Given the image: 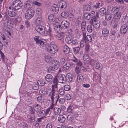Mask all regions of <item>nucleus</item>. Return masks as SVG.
<instances>
[{"mask_svg":"<svg viewBox=\"0 0 128 128\" xmlns=\"http://www.w3.org/2000/svg\"><path fill=\"white\" fill-rule=\"evenodd\" d=\"M71 64L72 65H74V64L72 62L67 63L66 64L62 67V69L64 70H68L71 66Z\"/></svg>","mask_w":128,"mask_h":128,"instance_id":"obj_18","label":"nucleus"},{"mask_svg":"<svg viewBox=\"0 0 128 128\" xmlns=\"http://www.w3.org/2000/svg\"><path fill=\"white\" fill-rule=\"evenodd\" d=\"M74 52L75 54H77L80 50V48L79 47L73 48V49Z\"/></svg>","mask_w":128,"mask_h":128,"instance_id":"obj_51","label":"nucleus"},{"mask_svg":"<svg viewBox=\"0 0 128 128\" xmlns=\"http://www.w3.org/2000/svg\"><path fill=\"white\" fill-rule=\"evenodd\" d=\"M67 118L68 121L71 122L73 121L74 117L72 115L70 114L68 116Z\"/></svg>","mask_w":128,"mask_h":128,"instance_id":"obj_42","label":"nucleus"},{"mask_svg":"<svg viewBox=\"0 0 128 128\" xmlns=\"http://www.w3.org/2000/svg\"><path fill=\"white\" fill-rule=\"evenodd\" d=\"M120 10V8L118 7H114L112 8L111 10V12L112 14L114 13H116L117 12H119Z\"/></svg>","mask_w":128,"mask_h":128,"instance_id":"obj_37","label":"nucleus"},{"mask_svg":"<svg viewBox=\"0 0 128 128\" xmlns=\"http://www.w3.org/2000/svg\"><path fill=\"white\" fill-rule=\"evenodd\" d=\"M70 89V86L68 85H66L64 86V90L66 91H68Z\"/></svg>","mask_w":128,"mask_h":128,"instance_id":"obj_56","label":"nucleus"},{"mask_svg":"<svg viewBox=\"0 0 128 128\" xmlns=\"http://www.w3.org/2000/svg\"><path fill=\"white\" fill-rule=\"evenodd\" d=\"M58 80L56 77L54 79L53 82L54 84V85H52V86H53L54 88H57L58 86Z\"/></svg>","mask_w":128,"mask_h":128,"instance_id":"obj_38","label":"nucleus"},{"mask_svg":"<svg viewBox=\"0 0 128 128\" xmlns=\"http://www.w3.org/2000/svg\"><path fill=\"white\" fill-rule=\"evenodd\" d=\"M39 37L38 36H36L34 38V40L36 42V43L38 44H39L40 43V40L39 39Z\"/></svg>","mask_w":128,"mask_h":128,"instance_id":"obj_48","label":"nucleus"},{"mask_svg":"<svg viewBox=\"0 0 128 128\" xmlns=\"http://www.w3.org/2000/svg\"><path fill=\"white\" fill-rule=\"evenodd\" d=\"M2 30L8 38L11 37L12 34L10 32L11 30L10 28L4 26L2 28Z\"/></svg>","mask_w":128,"mask_h":128,"instance_id":"obj_7","label":"nucleus"},{"mask_svg":"<svg viewBox=\"0 0 128 128\" xmlns=\"http://www.w3.org/2000/svg\"><path fill=\"white\" fill-rule=\"evenodd\" d=\"M60 27H61L60 25H56L54 27V30L56 32H59V31H60L61 29Z\"/></svg>","mask_w":128,"mask_h":128,"instance_id":"obj_34","label":"nucleus"},{"mask_svg":"<svg viewBox=\"0 0 128 128\" xmlns=\"http://www.w3.org/2000/svg\"><path fill=\"white\" fill-rule=\"evenodd\" d=\"M37 100L39 103L42 104L44 101V98L42 96H38L37 98Z\"/></svg>","mask_w":128,"mask_h":128,"instance_id":"obj_35","label":"nucleus"},{"mask_svg":"<svg viewBox=\"0 0 128 128\" xmlns=\"http://www.w3.org/2000/svg\"><path fill=\"white\" fill-rule=\"evenodd\" d=\"M63 50L64 54H66L69 52L70 49L67 46H65L63 47Z\"/></svg>","mask_w":128,"mask_h":128,"instance_id":"obj_32","label":"nucleus"},{"mask_svg":"<svg viewBox=\"0 0 128 128\" xmlns=\"http://www.w3.org/2000/svg\"><path fill=\"white\" fill-rule=\"evenodd\" d=\"M64 90L63 88L60 89L58 90L59 94L61 96H64L65 94Z\"/></svg>","mask_w":128,"mask_h":128,"instance_id":"obj_40","label":"nucleus"},{"mask_svg":"<svg viewBox=\"0 0 128 128\" xmlns=\"http://www.w3.org/2000/svg\"><path fill=\"white\" fill-rule=\"evenodd\" d=\"M84 15V18L87 20H89L90 18H92L91 14L90 13L85 12Z\"/></svg>","mask_w":128,"mask_h":128,"instance_id":"obj_26","label":"nucleus"},{"mask_svg":"<svg viewBox=\"0 0 128 128\" xmlns=\"http://www.w3.org/2000/svg\"><path fill=\"white\" fill-rule=\"evenodd\" d=\"M65 77V76L64 74H60L57 76L56 78L58 82L63 83L65 82L64 79V78Z\"/></svg>","mask_w":128,"mask_h":128,"instance_id":"obj_12","label":"nucleus"},{"mask_svg":"<svg viewBox=\"0 0 128 128\" xmlns=\"http://www.w3.org/2000/svg\"><path fill=\"white\" fill-rule=\"evenodd\" d=\"M33 3L34 4L38 6H41L42 5V4L40 3L35 1H33Z\"/></svg>","mask_w":128,"mask_h":128,"instance_id":"obj_62","label":"nucleus"},{"mask_svg":"<svg viewBox=\"0 0 128 128\" xmlns=\"http://www.w3.org/2000/svg\"><path fill=\"white\" fill-rule=\"evenodd\" d=\"M51 10L53 12L57 14L58 12L59 8L57 5L54 4L51 7Z\"/></svg>","mask_w":128,"mask_h":128,"instance_id":"obj_16","label":"nucleus"},{"mask_svg":"<svg viewBox=\"0 0 128 128\" xmlns=\"http://www.w3.org/2000/svg\"><path fill=\"white\" fill-rule=\"evenodd\" d=\"M46 42V41L44 39L40 40V43H39V44H40V46L42 47H43L44 46V44Z\"/></svg>","mask_w":128,"mask_h":128,"instance_id":"obj_47","label":"nucleus"},{"mask_svg":"<svg viewBox=\"0 0 128 128\" xmlns=\"http://www.w3.org/2000/svg\"><path fill=\"white\" fill-rule=\"evenodd\" d=\"M86 23L85 21H83L82 22L81 24V28L82 31H84L85 29Z\"/></svg>","mask_w":128,"mask_h":128,"instance_id":"obj_39","label":"nucleus"},{"mask_svg":"<svg viewBox=\"0 0 128 128\" xmlns=\"http://www.w3.org/2000/svg\"><path fill=\"white\" fill-rule=\"evenodd\" d=\"M97 19H95L93 20H92V23H90L91 24H93V26L94 28L96 29H98L100 26V22L97 20Z\"/></svg>","mask_w":128,"mask_h":128,"instance_id":"obj_9","label":"nucleus"},{"mask_svg":"<svg viewBox=\"0 0 128 128\" xmlns=\"http://www.w3.org/2000/svg\"><path fill=\"white\" fill-rule=\"evenodd\" d=\"M48 19L51 22H54L55 21L56 19L53 14L50 15L48 16Z\"/></svg>","mask_w":128,"mask_h":128,"instance_id":"obj_29","label":"nucleus"},{"mask_svg":"<svg viewBox=\"0 0 128 128\" xmlns=\"http://www.w3.org/2000/svg\"><path fill=\"white\" fill-rule=\"evenodd\" d=\"M52 110L51 108H48L47 109L44 110V114L45 115L49 116L52 112Z\"/></svg>","mask_w":128,"mask_h":128,"instance_id":"obj_21","label":"nucleus"},{"mask_svg":"<svg viewBox=\"0 0 128 128\" xmlns=\"http://www.w3.org/2000/svg\"><path fill=\"white\" fill-rule=\"evenodd\" d=\"M114 16L113 18L115 20L117 19H120V18L122 14L120 12H117L116 13L114 14Z\"/></svg>","mask_w":128,"mask_h":128,"instance_id":"obj_27","label":"nucleus"},{"mask_svg":"<svg viewBox=\"0 0 128 128\" xmlns=\"http://www.w3.org/2000/svg\"><path fill=\"white\" fill-rule=\"evenodd\" d=\"M89 61V63L92 66H93L96 62V60L92 59H91Z\"/></svg>","mask_w":128,"mask_h":128,"instance_id":"obj_52","label":"nucleus"},{"mask_svg":"<svg viewBox=\"0 0 128 128\" xmlns=\"http://www.w3.org/2000/svg\"><path fill=\"white\" fill-rule=\"evenodd\" d=\"M65 80L66 82H71L72 80V75L70 73L67 74L66 76H65Z\"/></svg>","mask_w":128,"mask_h":128,"instance_id":"obj_20","label":"nucleus"},{"mask_svg":"<svg viewBox=\"0 0 128 128\" xmlns=\"http://www.w3.org/2000/svg\"><path fill=\"white\" fill-rule=\"evenodd\" d=\"M34 11L32 9L28 10L25 14L26 18L27 20L30 19L34 16Z\"/></svg>","mask_w":128,"mask_h":128,"instance_id":"obj_3","label":"nucleus"},{"mask_svg":"<svg viewBox=\"0 0 128 128\" xmlns=\"http://www.w3.org/2000/svg\"><path fill=\"white\" fill-rule=\"evenodd\" d=\"M42 20L41 18H38L36 20V22L38 24H40L42 22Z\"/></svg>","mask_w":128,"mask_h":128,"instance_id":"obj_60","label":"nucleus"},{"mask_svg":"<svg viewBox=\"0 0 128 128\" xmlns=\"http://www.w3.org/2000/svg\"><path fill=\"white\" fill-rule=\"evenodd\" d=\"M22 6V4L20 1L18 0H16L14 1L12 5V8L16 10L20 9Z\"/></svg>","mask_w":128,"mask_h":128,"instance_id":"obj_2","label":"nucleus"},{"mask_svg":"<svg viewBox=\"0 0 128 128\" xmlns=\"http://www.w3.org/2000/svg\"><path fill=\"white\" fill-rule=\"evenodd\" d=\"M52 60L51 57L49 55L46 56L45 58V60L47 62H50Z\"/></svg>","mask_w":128,"mask_h":128,"instance_id":"obj_43","label":"nucleus"},{"mask_svg":"<svg viewBox=\"0 0 128 128\" xmlns=\"http://www.w3.org/2000/svg\"><path fill=\"white\" fill-rule=\"evenodd\" d=\"M59 103L61 104H62L64 103L65 102V100L64 98H60L59 100Z\"/></svg>","mask_w":128,"mask_h":128,"instance_id":"obj_63","label":"nucleus"},{"mask_svg":"<svg viewBox=\"0 0 128 128\" xmlns=\"http://www.w3.org/2000/svg\"><path fill=\"white\" fill-rule=\"evenodd\" d=\"M54 114L56 115H58L61 112L60 109L58 108H54Z\"/></svg>","mask_w":128,"mask_h":128,"instance_id":"obj_24","label":"nucleus"},{"mask_svg":"<svg viewBox=\"0 0 128 128\" xmlns=\"http://www.w3.org/2000/svg\"><path fill=\"white\" fill-rule=\"evenodd\" d=\"M83 40L84 41L85 43H89L92 42V38L90 35H86V33L83 32L82 33Z\"/></svg>","mask_w":128,"mask_h":128,"instance_id":"obj_5","label":"nucleus"},{"mask_svg":"<svg viewBox=\"0 0 128 128\" xmlns=\"http://www.w3.org/2000/svg\"><path fill=\"white\" fill-rule=\"evenodd\" d=\"M90 47V45L88 43H86L85 46V52H88V50Z\"/></svg>","mask_w":128,"mask_h":128,"instance_id":"obj_57","label":"nucleus"},{"mask_svg":"<svg viewBox=\"0 0 128 128\" xmlns=\"http://www.w3.org/2000/svg\"><path fill=\"white\" fill-rule=\"evenodd\" d=\"M54 88L52 86V88L48 89L46 92V94L48 96H51L52 94L55 93Z\"/></svg>","mask_w":128,"mask_h":128,"instance_id":"obj_19","label":"nucleus"},{"mask_svg":"<svg viewBox=\"0 0 128 128\" xmlns=\"http://www.w3.org/2000/svg\"><path fill=\"white\" fill-rule=\"evenodd\" d=\"M65 98L67 100H69L71 99V96L70 94H67L65 96Z\"/></svg>","mask_w":128,"mask_h":128,"instance_id":"obj_59","label":"nucleus"},{"mask_svg":"<svg viewBox=\"0 0 128 128\" xmlns=\"http://www.w3.org/2000/svg\"><path fill=\"white\" fill-rule=\"evenodd\" d=\"M5 58V56L4 54L2 51H0V61L1 60V59L2 60H4Z\"/></svg>","mask_w":128,"mask_h":128,"instance_id":"obj_54","label":"nucleus"},{"mask_svg":"<svg viewBox=\"0 0 128 128\" xmlns=\"http://www.w3.org/2000/svg\"><path fill=\"white\" fill-rule=\"evenodd\" d=\"M73 39V36L72 34L68 33L66 38V42L68 44L72 43Z\"/></svg>","mask_w":128,"mask_h":128,"instance_id":"obj_14","label":"nucleus"},{"mask_svg":"<svg viewBox=\"0 0 128 128\" xmlns=\"http://www.w3.org/2000/svg\"><path fill=\"white\" fill-rule=\"evenodd\" d=\"M61 14L62 17L65 18L68 16V12L66 11H64L61 13Z\"/></svg>","mask_w":128,"mask_h":128,"instance_id":"obj_49","label":"nucleus"},{"mask_svg":"<svg viewBox=\"0 0 128 128\" xmlns=\"http://www.w3.org/2000/svg\"><path fill=\"white\" fill-rule=\"evenodd\" d=\"M67 112L69 113H71L72 112V106L71 105H69L67 109Z\"/></svg>","mask_w":128,"mask_h":128,"instance_id":"obj_53","label":"nucleus"},{"mask_svg":"<svg viewBox=\"0 0 128 128\" xmlns=\"http://www.w3.org/2000/svg\"><path fill=\"white\" fill-rule=\"evenodd\" d=\"M53 63L52 65L56 70H57L59 67V64L58 62L56 60H55L53 62Z\"/></svg>","mask_w":128,"mask_h":128,"instance_id":"obj_23","label":"nucleus"},{"mask_svg":"<svg viewBox=\"0 0 128 128\" xmlns=\"http://www.w3.org/2000/svg\"><path fill=\"white\" fill-rule=\"evenodd\" d=\"M37 14H41L42 11L41 9L40 8H38L36 11Z\"/></svg>","mask_w":128,"mask_h":128,"instance_id":"obj_55","label":"nucleus"},{"mask_svg":"<svg viewBox=\"0 0 128 128\" xmlns=\"http://www.w3.org/2000/svg\"><path fill=\"white\" fill-rule=\"evenodd\" d=\"M56 70L54 68V67L52 65L48 68V71L49 72H52V71H54Z\"/></svg>","mask_w":128,"mask_h":128,"instance_id":"obj_46","label":"nucleus"},{"mask_svg":"<svg viewBox=\"0 0 128 128\" xmlns=\"http://www.w3.org/2000/svg\"><path fill=\"white\" fill-rule=\"evenodd\" d=\"M84 78L82 75L79 74L77 76V80L79 83H81L83 80Z\"/></svg>","mask_w":128,"mask_h":128,"instance_id":"obj_36","label":"nucleus"},{"mask_svg":"<svg viewBox=\"0 0 128 128\" xmlns=\"http://www.w3.org/2000/svg\"><path fill=\"white\" fill-rule=\"evenodd\" d=\"M16 10L10 6L9 7V9L8 10V15L10 17H14L16 16Z\"/></svg>","mask_w":128,"mask_h":128,"instance_id":"obj_8","label":"nucleus"},{"mask_svg":"<svg viewBox=\"0 0 128 128\" xmlns=\"http://www.w3.org/2000/svg\"><path fill=\"white\" fill-rule=\"evenodd\" d=\"M69 25V24L67 21H62L61 23L60 26L61 28L65 29L67 28Z\"/></svg>","mask_w":128,"mask_h":128,"instance_id":"obj_13","label":"nucleus"},{"mask_svg":"<svg viewBox=\"0 0 128 128\" xmlns=\"http://www.w3.org/2000/svg\"><path fill=\"white\" fill-rule=\"evenodd\" d=\"M116 31L114 29H112L110 32V36H113V37H112L111 38L112 41H114L115 40L116 36H115V34H116Z\"/></svg>","mask_w":128,"mask_h":128,"instance_id":"obj_17","label":"nucleus"},{"mask_svg":"<svg viewBox=\"0 0 128 128\" xmlns=\"http://www.w3.org/2000/svg\"><path fill=\"white\" fill-rule=\"evenodd\" d=\"M84 42H85V41L83 40V38H82V40L80 43V44L81 47L82 48L84 46Z\"/></svg>","mask_w":128,"mask_h":128,"instance_id":"obj_61","label":"nucleus"},{"mask_svg":"<svg viewBox=\"0 0 128 128\" xmlns=\"http://www.w3.org/2000/svg\"><path fill=\"white\" fill-rule=\"evenodd\" d=\"M60 96L58 93H54L50 96V98L52 102H53L54 104V103H56L58 101Z\"/></svg>","mask_w":128,"mask_h":128,"instance_id":"obj_6","label":"nucleus"},{"mask_svg":"<svg viewBox=\"0 0 128 128\" xmlns=\"http://www.w3.org/2000/svg\"><path fill=\"white\" fill-rule=\"evenodd\" d=\"M84 8L85 10L88 11H90L91 9V6L88 4H87L84 6Z\"/></svg>","mask_w":128,"mask_h":128,"instance_id":"obj_45","label":"nucleus"},{"mask_svg":"<svg viewBox=\"0 0 128 128\" xmlns=\"http://www.w3.org/2000/svg\"><path fill=\"white\" fill-rule=\"evenodd\" d=\"M47 50L51 54H54L57 52V49L56 46L54 45L53 44H50L47 48Z\"/></svg>","mask_w":128,"mask_h":128,"instance_id":"obj_4","label":"nucleus"},{"mask_svg":"<svg viewBox=\"0 0 128 128\" xmlns=\"http://www.w3.org/2000/svg\"><path fill=\"white\" fill-rule=\"evenodd\" d=\"M36 30L41 34L43 35H49L50 34L51 30L49 27L48 30L45 31L46 28L44 26L41 25H39L36 26L35 28Z\"/></svg>","mask_w":128,"mask_h":128,"instance_id":"obj_1","label":"nucleus"},{"mask_svg":"<svg viewBox=\"0 0 128 128\" xmlns=\"http://www.w3.org/2000/svg\"><path fill=\"white\" fill-rule=\"evenodd\" d=\"M6 40V37L4 34L1 32H0V40Z\"/></svg>","mask_w":128,"mask_h":128,"instance_id":"obj_50","label":"nucleus"},{"mask_svg":"<svg viewBox=\"0 0 128 128\" xmlns=\"http://www.w3.org/2000/svg\"><path fill=\"white\" fill-rule=\"evenodd\" d=\"M109 30L106 28H104L102 30V34L104 37L107 36L108 34Z\"/></svg>","mask_w":128,"mask_h":128,"instance_id":"obj_22","label":"nucleus"},{"mask_svg":"<svg viewBox=\"0 0 128 128\" xmlns=\"http://www.w3.org/2000/svg\"><path fill=\"white\" fill-rule=\"evenodd\" d=\"M65 62V59L64 58H60V62L62 64H64Z\"/></svg>","mask_w":128,"mask_h":128,"instance_id":"obj_64","label":"nucleus"},{"mask_svg":"<svg viewBox=\"0 0 128 128\" xmlns=\"http://www.w3.org/2000/svg\"><path fill=\"white\" fill-rule=\"evenodd\" d=\"M53 78L52 76L50 74L47 75L45 77V79L48 82H51Z\"/></svg>","mask_w":128,"mask_h":128,"instance_id":"obj_25","label":"nucleus"},{"mask_svg":"<svg viewBox=\"0 0 128 128\" xmlns=\"http://www.w3.org/2000/svg\"><path fill=\"white\" fill-rule=\"evenodd\" d=\"M83 59L85 61H88L90 60V58L88 54H85L83 57Z\"/></svg>","mask_w":128,"mask_h":128,"instance_id":"obj_41","label":"nucleus"},{"mask_svg":"<svg viewBox=\"0 0 128 128\" xmlns=\"http://www.w3.org/2000/svg\"><path fill=\"white\" fill-rule=\"evenodd\" d=\"M112 14L107 12L105 14V18L106 19L108 20H110L112 16Z\"/></svg>","mask_w":128,"mask_h":128,"instance_id":"obj_28","label":"nucleus"},{"mask_svg":"<svg viewBox=\"0 0 128 128\" xmlns=\"http://www.w3.org/2000/svg\"><path fill=\"white\" fill-rule=\"evenodd\" d=\"M128 29V26L126 24H124L122 25L121 26L120 29V34L122 35L125 34H126Z\"/></svg>","mask_w":128,"mask_h":128,"instance_id":"obj_10","label":"nucleus"},{"mask_svg":"<svg viewBox=\"0 0 128 128\" xmlns=\"http://www.w3.org/2000/svg\"><path fill=\"white\" fill-rule=\"evenodd\" d=\"M66 120L65 118L63 115H60L58 118V120L61 123H63Z\"/></svg>","mask_w":128,"mask_h":128,"instance_id":"obj_33","label":"nucleus"},{"mask_svg":"<svg viewBox=\"0 0 128 128\" xmlns=\"http://www.w3.org/2000/svg\"><path fill=\"white\" fill-rule=\"evenodd\" d=\"M91 14L92 18H91L90 23H92V20H94L98 18V12H96L95 13L94 11H92L90 13Z\"/></svg>","mask_w":128,"mask_h":128,"instance_id":"obj_11","label":"nucleus"},{"mask_svg":"<svg viewBox=\"0 0 128 128\" xmlns=\"http://www.w3.org/2000/svg\"><path fill=\"white\" fill-rule=\"evenodd\" d=\"M59 6L60 8L62 10L64 9L66 6V4L65 2L63 0L60 1Z\"/></svg>","mask_w":128,"mask_h":128,"instance_id":"obj_15","label":"nucleus"},{"mask_svg":"<svg viewBox=\"0 0 128 128\" xmlns=\"http://www.w3.org/2000/svg\"><path fill=\"white\" fill-rule=\"evenodd\" d=\"M106 10L104 8H102L99 11L100 14L102 16H104L106 14Z\"/></svg>","mask_w":128,"mask_h":128,"instance_id":"obj_30","label":"nucleus"},{"mask_svg":"<svg viewBox=\"0 0 128 128\" xmlns=\"http://www.w3.org/2000/svg\"><path fill=\"white\" fill-rule=\"evenodd\" d=\"M56 38L58 40H61L64 37L63 33L62 32H61L57 34L56 35Z\"/></svg>","mask_w":128,"mask_h":128,"instance_id":"obj_31","label":"nucleus"},{"mask_svg":"<svg viewBox=\"0 0 128 128\" xmlns=\"http://www.w3.org/2000/svg\"><path fill=\"white\" fill-rule=\"evenodd\" d=\"M93 66L97 69L99 68L100 67V65L97 62H96Z\"/></svg>","mask_w":128,"mask_h":128,"instance_id":"obj_58","label":"nucleus"},{"mask_svg":"<svg viewBox=\"0 0 128 128\" xmlns=\"http://www.w3.org/2000/svg\"><path fill=\"white\" fill-rule=\"evenodd\" d=\"M87 31L89 32H92L93 30V29L92 26L90 25H88L87 26Z\"/></svg>","mask_w":128,"mask_h":128,"instance_id":"obj_44","label":"nucleus"}]
</instances>
